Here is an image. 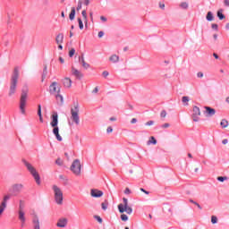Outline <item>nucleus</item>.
I'll return each mask as SVG.
<instances>
[{"label": "nucleus", "mask_w": 229, "mask_h": 229, "mask_svg": "<svg viewBox=\"0 0 229 229\" xmlns=\"http://www.w3.org/2000/svg\"><path fill=\"white\" fill-rule=\"evenodd\" d=\"M50 125L52 126L53 129V134L55 135L56 140L59 142H62L64 139L60 135V128H58V113L55 112L51 115V123Z\"/></svg>", "instance_id": "f257e3e1"}, {"label": "nucleus", "mask_w": 229, "mask_h": 229, "mask_svg": "<svg viewBox=\"0 0 229 229\" xmlns=\"http://www.w3.org/2000/svg\"><path fill=\"white\" fill-rule=\"evenodd\" d=\"M19 82V68H14L13 73L11 77L10 88L8 96L12 98L17 92V83Z\"/></svg>", "instance_id": "f03ea898"}, {"label": "nucleus", "mask_w": 229, "mask_h": 229, "mask_svg": "<svg viewBox=\"0 0 229 229\" xmlns=\"http://www.w3.org/2000/svg\"><path fill=\"white\" fill-rule=\"evenodd\" d=\"M30 89L28 86L24 85L21 89V94L20 98V110L23 115H26V103L28 101V93Z\"/></svg>", "instance_id": "7ed1b4c3"}, {"label": "nucleus", "mask_w": 229, "mask_h": 229, "mask_svg": "<svg viewBox=\"0 0 229 229\" xmlns=\"http://www.w3.org/2000/svg\"><path fill=\"white\" fill-rule=\"evenodd\" d=\"M71 119L77 126L80 125V104L78 102L73 103L71 108Z\"/></svg>", "instance_id": "20e7f679"}, {"label": "nucleus", "mask_w": 229, "mask_h": 229, "mask_svg": "<svg viewBox=\"0 0 229 229\" xmlns=\"http://www.w3.org/2000/svg\"><path fill=\"white\" fill-rule=\"evenodd\" d=\"M52 190L54 191V199L56 205H64V191L57 185H53Z\"/></svg>", "instance_id": "39448f33"}, {"label": "nucleus", "mask_w": 229, "mask_h": 229, "mask_svg": "<svg viewBox=\"0 0 229 229\" xmlns=\"http://www.w3.org/2000/svg\"><path fill=\"white\" fill-rule=\"evenodd\" d=\"M23 164L27 167L30 174L33 176L36 183L38 185H40V175L38 174V172H37V169L34 168L33 165L28 161H23Z\"/></svg>", "instance_id": "423d86ee"}, {"label": "nucleus", "mask_w": 229, "mask_h": 229, "mask_svg": "<svg viewBox=\"0 0 229 229\" xmlns=\"http://www.w3.org/2000/svg\"><path fill=\"white\" fill-rule=\"evenodd\" d=\"M123 203L118 205L120 214H124V212H126V214L131 216V214H133V208L128 205V199L123 198Z\"/></svg>", "instance_id": "0eeeda50"}, {"label": "nucleus", "mask_w": 229, "mask_h": 229, "mask_svg": "<svg viewBox=\"0 0 229 229\" xmlns=\"http://www.w3.org/2000/svg\"><path fill=\"white\" fill-rule=\"evenodd\" d=\"M71 171L75 174V176H81V162L80 159L73 160L72 165H71Z\"/></svg>", "instance_id": "6e6552de"}, {"label": "nucleus", "mask_w": 229, "mask_h": 229, "mask_svg": "<svg viewBox=\"0 0 229 229\" xmlns=\"http://www.w3.org/2000/svg\"><path fill=\"white\" fill-rule=\"evenodd\" d=\"M49 92L55 96H56V94H60V84L56 81L52 82L49 86Z\"/></svg>", "instance_id": "1a4fd4ad"}, {"label": "nucleus", "mask_w": 229, "mask_h": 229, "mask_svg": "<svg viewBox=\"0 0 229 229\" xmlns=\"http://www.w3.org/2000/svg\"><path fill=\"white\" fill-rule=\"evenodd\" d=\"M192 112V120L194 121V123H198L199 121V116L201 115V110L199 109V107H198V106H194Z\"/></svg>", "instance_id": "9d476101"}, {"label": "nucleus", "mask_w": 229, "mask_h": 229, "mask_svg": "<svg viewBox=\"0 0 229 229\" xmlns=\"http://www.w3.org/2000/svg\"><path fill=\"white\" fill-rule=\"evenodd\" d=\"M32 223L34 229H40V220L38 219V214H33Z\"/></svg>", "instance_id": "9b49d317"}, {"label": "nucleus", "mask_w": 229, "mask_h": 229, "mask_svg": "<svg viewBox=\"0 0 229 229\" xmlns=\"http://www.w3.org/2000/svg\"><path fill=\"white\" fill-rule=\"evenodd\" d=\"M103 191L98 190V189H92L90 190V196L92 198H101L103 196Z\"/></svg>", "instance_id": "f8f14e48"}, {"label": "nucleus", "mask_w": 229, "mask_h": 229, "mask_svg": "<svg viewBox=\"0 0 229 229\" xmlns=\"http://www.w3.org/2000/svg\"><path fill=\"white\" fill-rule=\"evenodd\" d=\"M62 83L64 89H71L72 87V81L69 77H65L62 80Z\"/></svg>", "instance_id": "ddd939ff"}, {"label": "nucleus", "mask_w": 229, "mask_h": 229, "mask_svg": "<svg viewBox=\"0 0 229 229\" xmlns=\"http://www.w3.org/2000/svg\"><path fill=\"white\" fill-rule=\"evenodd\" d=\"M204 114L207 117H212V115H216V109L210 107V106H205Z\"/></svg>", "instance_id": "4468645a"}, {"label": "nucleus", "mask_w": 229, "mask_h": 229, "mask_svg": "<svg viewBox=\"0 0 229 229\" xmlns=\"http://www.w3.org/2000/svg\"><path fill=\"white\" fill-rule=\"evenodd\" d=\"M18 219L21 223V226H24L26 223V213L24 211H18Z\"/></svg>", "instance_id": "2eb2a0df"}, {"label": "nucleus", "mask_w": 229, "mask_h": 229, "mask_svg": "<svg viewBox=\"0 0 229 229\" xmlns=\"http://www.w3.org/2000/svg\"><path fill=\"white\" fill-rule=\"evenodd\" d=\"M56 226H58V228H65L67 226V218H60L57 221Z\"/></svg>", "instance_id": "dca6fc26"}, {"label": "nucleus", "mask_w": 229, "mask_h": 229, "mask_svg": "<svg viewBox=\"0 0 229 229\" xmlns=\"http://www.w3.org/2000/svg\"><path fill=\"white\" fill-rule=\"evenodd\" d=\"M72 74H73V76L76 78H83V73L74 67H72Z\"/></svg>", "instance_id": "f3484780"}, {"label": "nucleus", "mask_w": 229, "mask_h": 229, "mask_svg": "<svg viewBox=\"0 0 229 229\" xmlns=\"http://www.w3.org/2000/svg\"><path fill=\"white\" fill-rule=\"evenodd\" d=\"M79 62H81L83 69H89L90 68V64L89 63L85 62V58L83 56L79 57Z\"/></svg>", "instance_id": "a211bd4d"}, {"label": "nucleus", "mask_w": 229, "mask_h": 229, "mask_svg": "<svg viewBox=\"0 0 229 229\" xmlns=\"http://www.w3.org/2000/svg\"><path fill=\"white\" fill-rule=\"evenodd\" d=\"M22 189H24V185H22L21 183L13 185V192H21V191H22Z\"/></svg>", "instance_id": "6ab92c4d"}, {"label": "nucleus", "mask_w": 229, "mask_h": 229, "mask_svg": "<svg viewBox=\"0 0 229 229\" xmlns=\"http://www.w3.org/2000/svg\"><path fill=\"white\" fill-rule=\"evenodd\" d=\"M55 42H56V44H64V34L63 33H59L55 37Z\"/></svg>", "instance_id": "aec40b11"}, {"label": "nucleus", "mask_w": 229, "mask_h": 229, "mask_svg": "<svg viewBox=\"0 0 229 229\" xmlns=\"http://www.w3.org/2000/svg\"><path fill=\"white\" fill-rule=\"evenodd\" d=\"M109 62H112V64H117V62H119V55H112L109 57Z\"/></svg>", "instance_id": "412c9836"}, {"label": "nucleus", "mask_w": 229, "mask_h": 229, "mask_svg": "<svg viewBox=\"0 0 229 229\" xmlns=\"http://www.w3.org/2000/svg\"><path fill=\"white\" fill-rule=\"evenodd\" d=\"M38 115L39 117L40 123H44V118H42V106L41 105L38 106Z\"/></svg>", "instance_id": "4be33fe9"}, {"label": "nucleus", "mask_w": 229, "mask_h": 229, "mask_svg": "<svg viewBox=\"0 0 229 229\" xmlns=\"http://www.w3.org/2000/svg\"><path fill=\"white\" fill-rule=\"evenodd\" d=\"M76 16V8L72 7V11L69 14L70 21H74V17Z\"/></svg>", "instance_id": "5701e85b"}, {"label": "nucleus", "mask_w": 229, "mask_h": 229, "mask_svg": "<svg viewBox=\"0 0 229 229\" xmlns=\"http://www.w3.org/2000/svg\"><path fill=\"white\" fill-rule=\"evenodd\" d=\"M81 15H82V17H83V19H84L85 26H86V28H87V24L89 23V19L87 18V11H86V10H83V11L81 12Z\"/></svg>", "instance_id": "b1692460"}, {"label": "nucleus", "mask_w": 229, "mask_h": 229, "mask_svg": "<svg viewBox=\"0 0 229 229\" xmlns=\"http://www.w3.org/2000/svg\"><path fill=\"white\" fill-rule=\"evenodd\" d=\"M207 21H208L209 22H212V21H214V13H212V12H208V14L206 16Z\"/></svg>", "instance_id": "393cba45"}, {"label": "nucleus", "mask_w": 229, "mask_h": 229, "mask_svg": "<svg viewBox=\"0 0 229 229\" xmlns=\"http://www.w3.org/2000/svg\"><path fill=\"white\" fill-rule=\"evenodd\" d=\"M220 126H221L222 128H228V126H229L228 121H227L226 119H223V120L221 121V123H220Z\"/></svg>", "instance_id": "a878e982"}, {"label": "nucleus", "mask_w": 229, "mask_h": 229, "mask_svg": "<svg viewBox=\"0 0 229 229\" xmlns=\"http://www.w3.org/2000/svg\"><path fill=\"white\" fill-rule=\"evenodd\" d=\"M182 101L184 106H189V101H190L189 97H182Z\"/></svg>", "instance_id": "bb28decb"}, {"label": "nucleus", "mask_w": 229, "mask_h": 229, "mask_svg": "<svg viewBox=\"0 0 229 229\" xmlns=\"http://www.w3.org/2000/svg\"><path fill=\"white\" fill-rule=\"evenodd\" d=\"M6 208V203L2 202L0 205V216L3 215V213L4 212V209Z\"/></svg>", "instance_id": "cd10ccee"}, {"label": "nucleus", "mask_w": 229, "mask_h": 229, "mask_svg": "<svg viewBox=\"0 0 229 229\" xmlns=\"http://www.w3.org/2000/svg\"><path fill=\"white\" fill-rule=\"evenodd\" d=\"M147 144H148V146H149V145H151V144H154V145L157 144V139H155V137H153V136L150 137V138H149V140L148 141Z\"/></svg>", "instance_id": "c85d7f7f"}, {"label": "nucleus", "mask_w": 229, "mask_h": 229, "mask_svg": "<svg viewBox=\"0 0 229 229\" xmlns=\"http://www.w3.org/2000/svg\"><path fill=\"white\" fill-rule=\"evenodd\" d=\"M180 8H182V10H187V8H189V4L187 2H182L180 4Z\"/></svg>", "instance_id": "c756f323"}, {"label": "nucleus", "mask_w": 229, "mask_h": 229, "mask_svg": "<svg viewBox=\"0 0 229 229\" xmlns=\"http://www.w3.org/2000/svg\"><path fill=\"white\" fill-rule=\"evenodd\" d=\"M101 207L103 210H106L108 208V200H105L101 203Z\"/></svg>", "instance_id": "7c9ffc66"}, {"label": "nucleus", "mask_w": 229, "mask_h": 229, "mask_svg": "<svg viewBox=\"0 0 229 229\" xmlns=\"http://www.w3.org/2000/svg\"><path fill=\"white\" fill-rule=\"evenodd\" d=\"M25 204L23 200H20L19 211H24Z\"/></svg>", "instance_id": "2f4dec72"}, {"label": "nucleus", "mask_w": 229, "mask_h": 229, "mask_svg": "<svg viewBox=\"0 0 229 229\" xmlns=\"http://www.w3.org/2000/svg\"><path fill=\"white\" fill-rule=\"evenodd\" d=\"M55 98H56L57 101H60L61 103H64V97L62 95H60V93H57L55 95Z\"/></svg>", "instance_id": "473e14b6"}, {"label": "nucleus", "mask_w": 229, "mask_h": 229, "mask_svg": "<svg viewBox=\"0 0 229 229\" xmlns=\"http://www.w3.org/2000/svg\"><path fill=\"white\" fill-rule=\"evenodd\" d=\"M82 4H83V0H79L78 5H77V12H80V10H81Z\"/></svg>", "instance_id": "72a5a7b5"}, {"label": "nucleus", "mask_w": 229, "mask_h": 229, "mask_svg": "<svg viewBox=\"0 0 229 229\" xmlns=\"http://www.w3.org/2000/svg\"><path fill=\"white\" fill-rule=\"evenodd\" d=\"M47 74V66H45L44 68V72H43V76H42V81H44L46 76Z\"/></svg>", "instance_id": "f704fd0d"}, {"label": "nucleus", "mask_w": 229, "mask_h": 229, "mask_svg": "<svg viewBox=\"0 0 229 229\" xmlns=\"http://www.w3.org/2000/svg\"><path fill=\"white\" fill-rule=\"evenodd\" d=\"M217 17L219 18L220 21H223V19H225V16L223 13H221V11L217 12Z\"/></svg>", "instance_id": "c9c22d12"}, {"label": "nucleus", "mask_w": 229, "mask_h": 229, "mask_svg": "<svg viewBox=\"0 0 229 229\" xmlns=\"http://www.w3.org/2000/svg\"><path fill=\"white\" fill-rule=\"evenodd\" d=\"M211 223H212L213 225H216V223H217V216H211Z\"/></svg>", "instance_id": "e433bc0d"}, {"label": "nucleus", "mask_w": 229, "mask_h": 229, "mask_svg": "<svg viewBox=\"0 0 229 229\" xmlns=\"http://www.w3.org/2000/svg\"><path fill=\"white\" fill-rule=\"evenodd\" d=\"M78 22H79L80 30H83V21H81V18H78Z\"/></svg>", "instance_id": "4c0bfd02"}, {"label": "nucleus", "mask_w": 229, "mask_h": 229, "mask_svg": "<svg viewBox=\"0 0 229 229\" xmlns=\"http://www.w3.org/2000/svg\"><path fill=\"white\" fill-rule=\"evenodd\" d=\"M55 164H57V165H64V160H62L61 158H57L55 160Z\"/></svg>", "instance_id": "58836bf2"}, {"label": "nucleus", "mask_w": 229, "mask_h": 229, "mask_svg": "<svg viewBox=\"0 0 229 229\" xmlns=\"http://www.w3.org/2000/svg\"><path fill=\"white\" fill-rule=\"evenodd\" d=\"M74 53H76V50L74 48H72L69 52L70 58H72V56H74Z\"/></svg>", "instance_id": "ea45409f"}, {"label": "nucleus", "mask_w": 229, "mask_h": 229, "mask_svg": "<svg viewBox=\"0 0 229 229\" xmlns=\"http://www.w3.org/2000/svg\"><path fill=\"white\" fill-rule=\"evenodd\" d=\"M121 219H122V221H128V216L126 214H122Z\"/></svg>", "instance_id": "a19ab883"}, {"label": "nucleus", "mask_w": 229, "mask_h": 229, "mask_svg": "<svg viewBox=\"0 0 229 229\" xmlns=\"http://www.w3.org/2000/svg\"><path fill=\"white\" fill-rule=\"evenodd\" d=\"M218 182H225V180H228V177L226 176H218L217 177Z\"/></svg>", "instance_id": "79ce46f5"}, {"label": "nucleus", "mask_w": 229, "mask_h": 229, "mask_svg": "<svg viewBox=\"0 0 229 229\" xmlns=\"http://www.w3.org/2000/svg\"><path fill=\"white\" fill-rule=\"evenodd\" d=\"M10 198H11L10 195L4 196V199H3L2 203H6V201H8V199H10Z\"/></svg>", "instance_id": "37998d69"}, {"label": "nucleus", "mask_w": 229, "mask_h": 229, "mask_svg": "<svg viewBox=\"0 0 229 229\" xmlns=\"http://www.w3.org/2000/svg\"><path fill=\"white\" fill-rule=\"evenodd\" d=\"M153 124H155L154 121H148L145 123L146 126H153Z\"/></svg>", "instance_id": "c03bdc74"}, {"label": "nucleus", "mask_w": 229, "mask_h": 229, "mask_svg": "<svg viewBox=\"0 0 229 229\" xmlns=\"http://www.w3.org/2000/svg\"><path fill=\"white\" fill-rule=\"evenodd\" d=\"M95 219H97V221L98 222V223H103V219L101 218V216H95Z\"/></svg>", "instance_id": "a18cd8bd"}, {"label": "nucleus", "mask_w": 229, "mask_h": 229, "mask_svg": "<svg viewBox=\"0 0 229 229\" xmlns=\"http://www.w3.org/2000/svg\"><path fill=\"white\" fill-rule=\"evenodd\" d=\"M160 116L165 118L167 116V113L165 111H162Z\"/></svg>", "instance_id": "49530a36"}, {"label": "nucleus", "mask_w": 229, "mask_h": 229, "mask_svg": "<svg viewBox=\"0 0 229 229\" xmlns=\"http://www.w3.org/2000/svg\"><path fill=\"white\" fill-rule=\"evenodd\" d=\"M124 194H131V191L130 190V188H125Z\"/></svg>", "instance_id": "de8ad7c7"}, {"label": "nucleus", "mask_w": 229, "mask_h": 229, "mask_svg": "<svg viewBox=\"0 0 229 229\" xmlns=\"http://www.w3.org/2000/svg\"><path fill=\"white\" fill-rule=\"evenodd\" d=\"M169 126H171V124H169V123H164L162 126H161V128H163V129H166V128H169Z\"/></svg>", "instance_id": "09e8293b"}, {"label": "nucleus", "mask_w": 229, "mask_h": 229, "mask_svg": "<svg viewBox=\"0 0 229 229\" xmlns=\"http://www.w3.org/2000/svg\"><path fill=\"white\" fill-rule=\"evenodd\" d=\"M211 28H212V30H216V31H217L218 26H217V24L213 23V24L211 25Z\"/></svg>", "instance_id": "8fccbe9b"}, {"label": "nucleus", "mask_w": 229, "mask_h": 229, "mask_svg": "<svg viewBox=\"0 0 229 229\" xmlns=\"http://www.w3.org/2000/svg\"><path fill=\"white\" fill-rule=\"evenodd\" d=\"M112 131H114V129L112 127H107L106 132L107 133H112Z\"/></svg>", "instance_id": "3c124183"}, {"label": "nucleus", "mask_w": 229, "mask_h": 229, "mask_svg": "<svg viewBox=\"0 0 229 229\" xmlns=\"http://www.w3.org/2000/svg\"><path fill=\"white\" fill-rule=\"evenodd\" d=\"M94 13L90 12L89 13V17H90V21L93 22L94 21Z\"/></svg>", "instance_id": "603ef678"}, {"label": "nucleus", "mask_w": 229, "mask_h": 229, "mask_svg": "<svg viewBox=\"0 0 229 229\" xmlns=\"http://www.w3.org/2000/svg\"><path fill=\"white\" fill-rule=\"evenodd\" d=\"M104 35H105V32L99 31L98 32V38H102V37H104Z\"/></svg>", "instance_id": "864d4df0"}, {"label": "nucleus", "mask_w": 229, "mask_h": 229, "mask_svg": "<svg viewBox=\"0 0 229 229\" xmlns=\"http://www.w3.org/2000/svg\"><path fill=\"white\" fill-rule=\"evenodd\" d=\"M193 205H196V207H198V208H199V210H201V205H199V203L198 202H193Z\"/></svg>", "instance_id": "5fc2aeb1"}, {"label": "nucleus", "mask_w": 229, "mask_h": 229, "mask_svg": "<svg viewBox=\"0 0 229 229\" xmlns=\"http://www.w3.org/2000/svg\"><path fill=\"white\" fill-rule=\"evenodd\" d=\"M108 72L107 71H105V72H103V73H102V76H104V78H106V76H108Z\"/></svg>", "instance_id": "6e6d98bb"}, {"label": "nucleus", "mask_w": 229, "mask_h": 229, "mask_svg": "<svg viewBox=\"0 0 229 229\" xmlns=\"http://www.w3.org/2000/svg\"><path fill=\"white\" fill-rule=\"evenodd\" d=\"M197 76H198V78H203V72H199L197 73Z\"/></svg>", "instance_id": "4d7b16f0"}, {"label": "nucleus", "mask_w": 229, "mask_h": 229, "mask_svg": "<svg viewBox=\"0 0 229 229\" xmlns=\"http://www.w3.org/2000/svg\"><path fill=\"white\" fill-rule=\"evenodd\" d=\"M84 4L89 6V4H90V0H84Z\"/></svg>", "instance_id": "13d9d810"}, {"label": "nucleus", "mask_w": 229, "mask_h": 229, "mask_svg": "<svg viewBox=\"0 0 229 229\" xmlns=\"http://www.w3.org/2000/svg\"><path fill=\"white\" fill-rule=\"evenodd\" d=\"M98 92H99V89H98V87H96V88L93 89V94H98Z\"/></svg>", "instance_id": "bf43d9fd"}, {"label": "nucleus", "mask_w": 229, "mask_h": 229, "mask_svg": "<svg viewBox=\"0 0 229 229\" xmlns=\"http://www.w3.org/2000/svg\"><path fill=\"white\" fill-rule=\"evenodd\" d=\"M100 21H103V22H106V17L100 16Z\"/></svg>", "instance_id": "052dcab7"}, {"label": "nucleus", "mask_w": 229, "mask_h": 229, "mask_svg": "<svg viewBox=\"0 0 229 229\" xmlns=\"http://www.w3.org/2000/svg\"><path fill=\"white\" fill-rule=\"evenodd\" d=\"M141 192H144L145 194H149V191L144 190L143 188H140Z\"/></svg>", "instance_id": "680f3d73"}, {"label": "nucleus", "mask_w": 229, "mask_h": 229, "mask_svg": "<svg viewBox=\"0 0 229 229\" xmlns=\"http://www.w3.org/2000/svg\"><path fill=\"white\" fill-rule=\"evenodd\" d=\"M131 124H135L137 123V120L136 118H132L131 121Z\"/></svg>", "instance_id": "e2e57ef3"}, {"label": "nucleus", "mask_w": 229, "mask_h": 229, "mask_svg": "<svg viewBox=\"0 0 229 229\" xmlns=\"http://www.w3.org/2000/svg\"><path fill=\"white\" fill-rule=\"evenodd\" d=\"M222 143L225 144H225H228V140H227V139L223 140H222Z\"/></svg>", "instance_id": "0e129e2a"}, {"label": "nucleus", "mask_w": 229, "mask_h": 229, "mask_svg": "<svg viewBox=\"0 0 229 229\" xmlns=\"http://www.w3.org/2000/svg\"><path fill=\"white\" fill-rule=\"evenodd\" d=\"M58 46V49H60L62 51V49H64V47L62 46V44H57Z\"/></svg>", "instance_id": "69168bd1"}, {"label": "nucleus", "mask_w": 229, "mask_h": 229, "mask_svg": "<svg viewBox=\"0 0 229 229\" xmlns=\"http://www.w3.org/2000/svg\"><path fill=\"white\" fill-rule=\"evenodd\" d=\"M225 6H229V0H225Z\"/></svg>", "instance_id": "338daca9"}, {"label": "nucleus", "mask_w": 229, "mask_h": 229, "mask_svg": "<svg viewBox=\"0 0 229 229\" xmlns=\"http://www.w3.org/2000/svg\"><path fill=\"white\" fill-rule=\"evenodd\" d=\"M59 62H61L62 64H64V60L62 57H59Z\"/></svg>", "instance_id": "774afa93"}]
</instances>
